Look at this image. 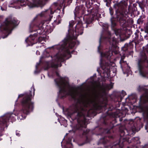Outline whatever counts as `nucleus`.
<instances>
[{
    "instance_id": "obj_25",
    "label": "nucleus",
    "mask_w": 148,
    "mask_h": 148,
    "mask_svg": "<svg viewBox=\"0 0 148 148\" xmlns=\"http://www.w3.org/2000/svg\"><path fill=\"white\" fill-rule=\"evenodd\" d=\"M100 143H106V138L104 137L100 139Z\"/></svg>"
},
{
    "instance_id": "obj_22",
    "label": "nucleus",
    "mask_w": 148,
    "mask_h": 148,
    "mask_svg": "<svg viewBox=\"0 0 148 148\" xmlns=\"http://www.w3.org/2000/svg\"><path fill=\"white\" fill-rule=\"evenodd\" d=\"M47 11V10H46L45 11H43L39 15H40V16H43L44 14H45V12ZM47 11H49L51 14H53V12L51 10H47Z\"/></svg>"
},
{
    "instance_id": "obj_4",
    "label": "nucleus",
    "mask_w": 148,
    "mask_h": 148,
    "mask_svg": "<svg viewBox=\"0 0 148 148\" xmlns=\"http://www.w3.org/2000/svg\"><path fill=\"white\" fill-rule=\"evenodd\" d=\"M49 0H32L33 3L29 2L28 0H15L13 4L15 5L16 8L19 9L21 7L25 6V4L30 8L34 7H42Z\"/></svg>"
},
{
    "instance_id": "obj_18",
    "label": "nucleus",
    "mask_w": 148,
    "mask_h": 148,
    "mask_svg": "<svg viewBox=\"0 0 148 148\" xmlns=\"http://www.w3.org/2000/svg\"><path fill=\"white\" fill-rule=\"evenodd\" d=\"M116 36H119L120 37L121 35V34L122 32V30L121 29L115 28L113 30Z\"/></svg>"
},
{
    "instance_id": "obj_28",
    "label": "nucleus",
    "mask_w": 148,
    "mask_h": 148,
    "mask_svg": "<svg viewBox=\"0 0 148 148\" xmlns=\"http://www.w3.org/2000/svg\"><path fill=\"white\" fill-rule=\"evenodd\" d=\"M61 8L60 7H59L57 8L56 9L54 10V12H57L59 14H60V12H61L60 9Z\"/></svg>"
},
{
    "instance_id": "obj_2",
    "label": "nucleus",
    "mask_w": 148,
    "mask_h": 148,
    "mask_svg": "<svg viewBox=\"0 0 148 148\" xmlns=\"http://www.w3.org/2000/svg\"><path fill=\"white\" fill-rule=\"evenodd\" d=\"M82 21H79L76 26L75 34L74 32V36L76 37V38H71L69 35H68L67 38L63 40L57 46V49H59L60 51V50L62 51V52L59 53L54 56L53 61L50 63L48 64L47 66L45 68V70H47L50 67L57 68L58 66L57 63L63 61L64 58L66 56V54H70V52L69 51V49L73 48L76 43L73 40H75L77 36L79 35L82 34L83 33V28L82 27Z\"/></svg>"
},
{
    "instance_id": "obj_47",
    "label": "nucleus",
    "mask_w": 148,
    "mask_h": 148,
    "mask_svg": "<svg viewBox=\"0 0 148 148\" xmlns=\"http://www.w3.org/2000/svg\"><path fill=\"white\" fill-rule=\"evenodd\" d=\"M36 72V71H35V73Z\"/></svg>"
},
{
    "instance_id": "obj_44",
    "label": "nucleus",
    "mask_w": 148,
    "mask_h": 148,
    "mask_svg": "<svg viewBox=\"0 0 148 148\" xmlns=\"http://www.w3.org/2000/svg\"><path fill=\"white\" fill-rule=\"evenodd\" d=\"M132 6L134 7H135V5L134 4H133Z\"/></svg>"
},
{
    "instance_id": "obj_14",
    "label": "nucleus",
    "mask_w": 148,
    "mask_h": 148,
    "mask_svg": "<svg viewBox=\"0 0 148 148\" xmlns=\"http://www.w3.org/2000/svg\"><path fill=\"white\" fill-rule=\"evenodd\" d=\"M44 24V21H42L39 24V29L37 30V33L39 34H41L42 33V32L44 31V28L43 26Z\"/></svg>"
},
{
    "instance_id": "obj_27",
    "label": "nucleus",
    "mask_w": 148,
    "mask_h": 148,
    "mask_svg": "<svg viewBox=\"0 0 148 148\" xmlns=\"http://www.w3.org/2000/svg\"><path fill=\"white\" fill-rule=\"evenodd\" d=\"M136 127L135 126H134L131 127V129L130 131V132H132L133 133H135L136 131Z\"/></svg>"
},
{
    "instance_id": "obj_23",
    "label": "nucleus",
    "mask_w": 148,
    "mask_h": 148,
    "mask_svg": "<svg viewBox=\"0 0 148 148\" xmlns=\"http://www.w3.org/2000/svg\"><path fill=\"white\" fill-rule=\"evenodd\" d=\"M124 58V56H122L121 57V60L120 61V63L121 64V66H123V64L126 63V62L123 60Z\"/></svg>"
},
{
    "instance_id": "obj_21",
    "label": "nucleus",
    "mask_w": 148,
    "mask_h": 148,
    "mask_svg": "<svg viewBox=\"0 0 148 148\" xmlns=\"http://www.w3.org/2000/svg\"><path fill=\"white\" fill-rule=\"evenodd\" d=\"M102 38V36H101L99 40V45L98 47V51L100 53V50L101 49L102 46L101 45V42L102 41L101 39Z\"/></svg>"
},
{
    "instance_id": "obj_19",
    "label": "nucleus",
    "mask_w": 148,
    "mask_h": 148,
    "mask_svg": "<svg viewBox=\"0 0 148 148\" xmlns=\"http://www.w3.org/2000/svg\"><path fill=\"white\" fill-rule=\"evenodd\" d=\"M111 28L112 29L114 30V29L116 28H115V27L116 25V22L112 18L111 19Z\"/></svg>"
},
{
    "instance_id": "obj_42",
    "label": "nucleus",
    "mask_w": 148,
    "mask_h": 148,
    "mask_svg": "<svg viewBox=\"0 0 148 148\" xmlns=\"http://www.w3.org/2000/svg\"><path fill=\"white\" fill-rule=\"evenodd\" d=\"M105 132L107 133H110L109 131H105Z\"/></svg>"
},
{
    "instance_id": "obj_15",
    "label": "nucleus",
    "mask_w": 148,
    "mask_h": 148,
    "mask_svg": "<svg viewBox=\"0 0 148 148\" xmlns=\"http://www.w3.org/2000/svg\"><path fill=\"white\" fill-rule=\"evenodd\" d=\"M108 41L110 45L112 46L115 47V45L117 43L116 39L114 37L112 38L108 39Z\"/></svg>"
},
{
    "instance_id": "obj_16",
    "label": "nucleus",
    "mask_w": 148,
    "mask_h": 148,
    "mask_svg": "<svg viewBox=\"0 0 148 148\" xmlns=\"http://www.w3.org/2000/svg\"><path fill=\"white\" fill-rule=\"evenodd\" d=\"M137 3L138 4L139 7L140 8L142 11H144L145 7V4L144 1L141 2L137 1Z\"/></svg>"
},
{
    "instance_id": "obj_48",
    "label": "nucleus",
    "mask_w": 148,
    "mask_h": 148,
    "mask_svg": "<svg viewBox=\"0 0 148 148\" xmlns=\"http://www.w3.org/2000/svg\"><path fill=\"white\" fill-rule=\"evenodd\" d=\"M135 34L136 35V34H136V33H135Z\"/></svg>"
},
{
    "instance_id": "obj_49",
    "label": "nucleus",
    "mask_w": 148,
    "mask_h": 148,
    "mask_svg": "<svg viewBox=\"0 0 148 148\" xmlns=\"http://www.w3.org/2000/svg\"><path fill=\"white\" fill-rule=\"evenodd\" d=\"M1 130H2V128H1Z\"/></svg>"
},
{
    "instance_id": "obj_5",
    "label": "nucleus",
    "mask_w": 148,
    "mask_h": 148,
    "mask_svg": "<svg viewBox=\"0 0 148 148\" xmlns=\"http://www.w3.org/2000/svg\"><path fill=\"white\" fill-rule=\"evenodd\" d=\"M140 55L138 59V69L140 75L145 77L148 73V58L143 52H141Z\"/></svg>"
},
{
    "instance_id": "obj_8",
    "label": "nucleus",
    "mask_w": 148,
    "mask_h": 148,
    "mask_svg": "<svg viewBox=\"0 0 148 148\" xmlns=\"http://www.w3.org/2000/svg\"><path fill=\"white\" fill-rule=\"evenodd\" d=\"M13 115L12 114H8L0 117V125L1 126L5 125L6 127H7L8 125H7V123L9 121L10 118L11 119L14 117Z\"/></svg>"
},
{
    "instance_id": "obj_34",
    "label": "nucleus",
    "mask_w": 148,
    "mask_h": 148,
    "mask_svg": "<svg viewBox=\"0 0 148 148\" xmlns=\"http://www.w3.org/2000/svg\"><path fill=\"white\" fill-rule=\"evenodd\" d=\"M71 145V144H69L67 145L66 147L65 148H71V147H70V145Z\"/></svg>"
},
{
    "instance_id": "obj_24",
    "label": "nucleus",
    "mask_w": 148,
    "mask_h": 148,
    "mask_svg": "<svg viewBox=\"0 0 148 148\" xmlns=\"http://www.w3.org/2000/svg\"><path fill=\"white\" fill-rule=\"evenodd\" d=\"M90 140V138H89L88 136V135H87L86 136V140H85V143H82V144H80L79 145V146H82V145H84L85 143H88L89 142Z\"/></svg>"
},
{
    "instance_id": "obj_20",
    "label": "nucleus",
    "mask_w": 148,
    "mask_h": 148,
    "mask_svg": "<svg viewBox=\"0 0 148 148\" xmlns=\"http://www.w3.org/2000/svg\"><path fill=\"white\" fill-rule=\"evenodd\" d=\"M80 8L81 7H77L76 8L74 11L75 16H76L77 14L79 13L80 11Z\"/></svg>"
},
{
    "instance_id": "obj_41",
    "label": "nucleus",
    "mask_w": 148,
    "mask_h": 148,
    "mask_svg": "<svg viewBox=\"0 0 148 148\" xmlns=\"http://www.w3.org/2000/svg\"><path fill=\"white\" fill-rule=\"evenodd\" d=\"M23 95H21H21H19L18 98H20V97H22L23 96Z\"/></svg>"
},
{
    "instance_id": "obj_35",
    "label": "nucleus",
    "mask_w": 148,
    "mask_h": 148,
    "mask_svg": "<svg viewBox=\"0 0 148 148\" xmlns=\"http://www.w3.org/2000/svg\"><path fill=\"white\" fill-rule=\"evenodd\" d=\"M111 0H103L105 2H109Z\"/></svg>"
},
{
    "instance_id": "obj_39",
    "label": "nucleus",
    "mask_w": 148,
    "mask_h": 148,
    "mask_svg": "<svg viewBox=\"0 0 148 148\" xmlns=\"http://www.w3.org/2000/svg\"><path fill=\"white\" fill-rule=\"evenodd\" d=\"M16 135L18 136H20V134L18 133L17 132H16Z\"/></svg>"
},
{
    "instance_id": "obj_11",
    "label": "nucleus",
    "mask_w": 148,
    "mask_h": 148,
    "mask_svg": "<svg viewBox=\"0 0 148 148\" xmlns=\"http://www.w3.org/2000/svg\"><path fill=\"white\" fill-rule=\"evenodd\" d=\"M112 51L111 50H109L107 52L104 53H101V56L102 57H104L107 59L108 60H109L112 55Z\"/></svg>"
},
{
    "instance_id": "obj_17",
    "label": "nucleus",
    "mask_w": 148,
    "mask_h": 148,
    "mask_svg": "<svg viewBox=\"0 0 148 148\" xmlns=\"http://www.w3.org/2000/svg\"><path fill=\"white\" fill-rule=\"evenodd\" d=\"M65 1L66 0H59L58 2L54 3V5L56 7L59 5V6L61 8Z\"/></svg>"
},
{
    "instance_id": "obj_37",
    "label": "nucleus",
    "mask_w": 148,
    "mask_h": 148,
    "mask_svg": "<svg viewBox=\"0 0 148 148\" xmlns=\"http://www.w3.org/2000/svg\"><path fill=\"white\" fill-rule=\"evenodd\" d=\"M66 7V6L65 5H64V7L63 8V9H62V13H63V14H64V9Z\"/></svg>"
},
{
    "instance_id": "obj_31",
    "label": "nucleus",
    "mask_w": 148,
    "mask_h": 148,
    "mask_svg": "<svg viewBox=\"0 0 148 148\" xmlns=\"http://www.w3.org/2000/svg\"><path fill=\"white\" fill-rule=\"evenodd\" d=\"M58 24H59L61 23V20L60 18H59V17H60V15L59 14L58 15Z\"/></svg>"
},
{
    "instance_id": "obj_40",
    "label": "nucleus",
    "mask_w": 148,
    "mask_h": 148,
    "mask_svg": "<svg viewBox=\"0 0 148 148\" xmlns=\"http://www.w3.org/2000/svg\"><path fill=\"white\" fill-rule=\"evenodd\" d=\"M109 2H107V3H106V6H108V7H109Z\"/></svg>"
},
{
    "instance_id": "obj_36",
    "label": "nucleus",
    "mask_w": 148,
    "mask_h": 148,
    "mask_svg": "<svg viewBox=\"0 0 148 148\" xmlns=\"http://www.w3.org/2000/svg\"><path fill=\"white\" fill-rule=\"evenodd\" d=\"M40 64V63L37 64L36 66V69H37L38 68V66Z\"/></svg>"
},
{
    "instance_id": "obj_9",
    "label": "nucleus",
    "mask_w": 148,
    "mask_h": 148,
    "mask_svg": "<svg viewBox=\"0 0 148 148\" xmlns=\"http://www.w3.org/2000/svg\"><path fill=\"white\" fill-rule=\"evenodd\" d=\"M74 22L73 21H71L69 22V29L68 30V34L70 37H73L76 38V37L74 36V32L72 30V27L74 24Z\"/></svg>"
},
{
    "instance_id": "obj_1",
    "label": "nucleus",
    "mask_w": 148,
    "mask_h": 148,
    "mask_svg": "<svg viewBox=\"0 0 148 148\" xmlns=\"http://www.w3.org/2000/svg\"><path fill=\"white\" fill-rule=\"evenodd\" d=\"M54 80L59 89V96L61 98L69 95L77 102L76 104L70 106L65 112V114L69 118H71L73 120L77 119L78 123L76 126L77 130H83V135L87 134L89 130H84L87 124L85 116L89 114L90 110L97 109V105L95 99L93 98H83L78 92L71 88L66 79L60 77Z\"/></svg>"
},
{
    "instance_id": "obj_7",
    "label": "nucleus",
    "mask_w": 148,
    "mask_h": 148,
    "mask_svg": "<svg viewBox=\"0 0 148 148\" xmlns=\"http://www.w3.org/2000/svg\"><path fill=\"white\" fill-rule=\"evenodd\" d=\"M18 21L14 18H7L5 21L0 26V30L2 32H4L5 33H8V34H9L13 29H12L13 26L16 25L18 24ZM8 35L5 37H3V38L6 37Z\"/></svg>"
},
{
    "instance_id": "obj_6",
    "label": "nucleus",
    "mask_w": 148,
    "mask_h": 148,
    "mask_svg": "<svg viewBox=\"0 0 148 148\" xmlns=\"http://www.w3.org/2000/svg\"><path fill=\"white\" fill-rule=\"evenodd\" d=\"M32 95L30 93L25 94L21 101L22 108L21 112L24 115H22V117L25 118L26 116L32 111L34 108V103L31 101Z\"/></svg>"
},
{
    "instance_id": "obj_10",
    "label": "nucleus",
    "mask_w": 148,
    "mask_h": 148,
    "mask_svg": "<svg viewBox=\"0 0 148 148\" xmlns=\"http://www.w3.org/2000/svg\"><path fill=\"white\" fill-rule=\"evenodd\" d=\"M36 36V34H34L33 36L30 35L29 37L25 40V41L26 42L28 43L29 45H32L34 43L32 42V41L34 40Z\"/></svg>"
},
{
    "instance_id": "obj_12",
    "label": "nucleus",
    "mask_w": 148,
    "mask_h": 148,
    "mask_svg": "<svg viewBox=\"0 0 148 148\" xmlns=\"http://www.w3.org/2000/svg\"><path fill=\"white\" fill-rule=\"evenodd\" d=\"M110 61H108L107 62H105V64L104 65L103 64V62L102 61V59H100V65L101 67V69L103 70H104L105 71H106V69H108V66H109L110 65Z\"/></svg>"
},
{
    "instance_id": "obj_33",
    "label": "nucleus",
    "mask_w": 148,
    "mask_h": 148,
    "mask_svg": "<svg viewBox=\"0 0 148 148\" xmlns=\"http://www.w3.org/2000/svg\"><path fill=\"white\" fill-rule=\"evenodd\" d=\"M109 89H110L112 88V85H110L109 86L108 85V86Z\"/></svg>"
},
{
    "instance_id": "obj_29",
    "label": "nucleus",
    "mask_w": 148,
    "mask_h": 148,
    "mask_svg": "<svg viewBox=\"0 0 148 148\" xmlns=\"http://www.w3.org/2000/svg\"><path fill=\"white\" fill-rule=\"evenodd\" d=\"M138 89L140 91L142 90H145V89L143 87L140 86L139 87Z\"/></svg>"
},
{
    "instance_id": "obj_46",
    "label": "nucleus",
    "mask_w": 148,
    "mask_h": 148,
    "mask_svg": "<svg viewBox=\"0 0 148 148\" xmlns=\"http://www.w3.org/2000/svg\"><path fill=\"white\" fill-rule=\"evenodd\" d=\"M2 135V134H0V136H1Z\"/></svg>"
},
{
    "instance_id": "obj_3",
    "label": "nucleus",
    "mask_w": 148,
    "mask_h": 148,
    "mask_svg": "<svg viewBox=\"0 0 148 148\" xmlns=\"http://www.w3.org/2000/svg\"><path fill=\"white\" fill-rule=\"evenodd\" d=\"M127 5V2L122 0L120 2H116L114 5V7L116 9V18L120 25L124 27L126 25V19L128 16L126 14V8Z\"/></svg>"
},
{
    "instance_id": "obj_13",
    "label": "nucleus",
    "mask_w": 148,
    "mask_h": 148,
    "mask_svg": "<svg viewBox=\"0 0 148 148\" xmlns=\"http://www.w3.org/2000/svg\"><path fill=\"white\" fill-rule=\"evenodd\" d=\"M140 101L143 103H145L148 101V95H143L140 97Z\"/></svg>"
},
{
    "instance_id": "obj_32",
    "label": "nucleus",
    "mask_w": 148,
    "mask_h": 148,
    "mask_svg": "<svg viewBox=\"0 0 148 148\" xmlns=\"http://www.w3.org/2000/svg\"><path fill=\"white\" fill-rule=\"evenodd\" d=\"M109 10L110 14L111 15H112L113 14V11L112 9H110Z\"/></svg>"
},
{
    "instance_id": "obj_43",
    "label": "nucleus",
    "mask_w": 148,
    "mask_h": 148,
    "mask_svg": "<svg viewBox=\"0 0 148 148\" xmlns=\"http://www.w3.org/2000/svg\"><path fill=\"white\" fill-rule=\"evenodd\" d=\"M56 74L57 76H59V74L57 72H56Z\"/></svg>"
},
{
    "instance_id": "obj_30",
    "label": "nucleus",
    "mask_w": 148,
    "mask_h": 148,
    "mask_svg": "<svg viewBox=\"0 0 148 148\" xmlns=\"http://www.w3.org/2000/svg\"><path fill=\"white\" fill-rule=\"evenodd\" d=\"M132 5L131 4L129 6L128 9L129 11H130L132 10Z\"/></svg>"
},
{
    "instance_id": "obj_26",
    "label": "nucleus",
    "mask_w": 148,
    "mask_h": 148,
    "mask_svg": "<svg viewBox=\"0 0 148 148\" xmlns=\"http://www.w3.org/2000/svg\"><path fill=\"white\" fill-rule=\"evenodd\" d=\"M92 18H88L86 20V22L87 24H89L91 23L92 21Z\"/></svg>"
},
{
    "instance_id": "obj_45",
    "label": "nucleus",
    "mask_w": 148,
    "mask_h": 148,
    "mask_svg": "<svg viewBox=\"0 0 148 148\" xmlns=\"http://www.w3.org/2000/svg\"><path fill=\"white\" fill-rule=\"evenodd\" d=\"M146 3L148 4V0H146Z\"/></svg>"
},
{
    "instance_id": "obj_38",
    "label": "nucleus",
    "mask_w": 148,
    "mask_h": 148,
    "mask_svg": "<svg viewBox=\"0 0 148 148\" xmlns=\"http://www.w3.org/2000/svg\"><path fill=\"white\" fill-rule=\"evenodd\" d=\"M122 93H123V95H125L126 94V93L124 91H122Z\"/></svg>"
}]
</instances>
